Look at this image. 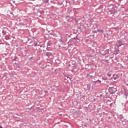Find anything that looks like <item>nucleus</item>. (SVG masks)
Here are the masks:
<instances>
[{"label": "nucleus", "mask_w": 128, "mask_h": 128, "mask_svg": "<svg viewBox=\"0 0 128 128\" xmlns=\"http://www.w3.org/2000/svg\"><path fill=\"white\" fill-rule=\"evenodd\" d=\"M94 33L96 32V31H94Z\"/></svg>", "instance_id": "obj_26"}, {"label": "nucleus", "mask_w": 128, "mask_h": 128, "mask_svg": "<svg viewBox=\"0 0 128 128\" xmlns=\"http://www.w3.org/2000/svg\"><path fill=\"white\" fill-rule=\"evenodd\" d=\"M46 56H52V53L48 52L46 54Z\"/></svg>", "instance_id": "obj_5"}, {"label": "nucleus", "mask_w": 128, "mask_h": 128, "mask_svg": "<svg viewBox=\"0 0 128 128\" xmlns=\"http://www.w3.org/2000/svg\"><path fill=\"white\" fill-rule=\"evenodd\" d=\"M108 52H109L108 50H105V54H108Z\"/></svg>", "instance_id": "obj_6"}, {"label": "nucleus", "mask_w": 128, "mask_h": 128, "mask_svg": "<svg viewBox=\"0 0 128 128\" xmlns=\"http://www.w3.org/2000/svg\"><path fill=\"white\" fill-rule=\"evenodd\" d=\"M102 80H106L108 79L107 78H102Z\"/></svg>", "instance_id": "obj_15"}, {"label": "nucleus", "mask_w": 128, "mask_h": 128, "mask_svg": "<svg viewBox=\"0 0 128 128\" xmlns=\"http://www.w3.org/2000/svg\"><path fill=\"white\" fill-rule=\"evenodd\" d=\"M42 46H40V47L42 48Z\"/></svg>", "instance_id": "obj_24"}, {"label": "nucleus", "mask_w": 128, "mask_h": 128, "mask_svg": "<svg viewBox=\"0 0 128 128\" xmlns=\"http://www.w3.org/2000/svg\"><path fill=\"white\" fill-rule=\"evenodd\" d=\"M66 78H69V80H70V82H72V78L70 77H68V76H66Z\"/></svg>", "instance_id": "obj_11"}, {"label": "nucleus", "mask_w": 128, "mask_h": 128, "mask_svg": "<svg viewBox=\"0 0 128 128\" xmlns=\"http://www.w3.org/2000/svg\"><path fill=\"white\" fill-rule=\"evenodd\" d=\"M2 32L4 34V36H6V31H4V30L2 31Z\"/></svg>", "instance_id": "obj_8"}, {"label": "nucleus", "mask_w": 128, "mask_h": 128, "mask_svg": "<svg viewBox=\"0 0 128 128\" xmlns=\"http://www.w3.org/2000/svg\"><path fill=\"white\" fill-rule=\"evenodd\" d=\"M104 38H106V34H104Z\"/></svg>", "instance_id": "obj_19"}, {"label": "nucleus", "mask_w": 128, "mask_h": 128, "mask_svg": "<svg viewBox=\"0 0 128 128\" xmlns=\"http://www.w3.org/2000/svg\"><path fill=\"white\" fill-rule=\"evenodd\" d=\"M100 82V84H101L102 83V81H100V80H97L96 81V82Z\"/></svg>", "instance_id": "obj_12"}, {"label": "nucleus", "mask_w": 128, "mask_h": 128, "mask_svg": "<svg viewBox=\"0 0 128 128\" xmlns=\"http://www.w3.org/2000/svg\"><path fill=\"white\" fill-rule=\"evenodd\" d=\"M26 110H32V108H26Z\"/></svg>", "instance_id": "obj_16"}, {"label": "nucleus", "mask_w": 128, "mask_h": 128, "mask_svg": "<svg viewBox=\"0 0 128 128\" xmlns=\"http://www.w3.org/2000/svg\"><path fill=\"white\" fill-rule=\"evenodd\" d=\"M96 26H98V24H96Z\"/></svg>", "instance_id": "obj_22"}, {"label": "nucleus", "mask_w": 128, "mask_h": 128, "mask_svg": "<svg viewBox=\"0 0 128 128\" xmlns=\"http://www.w3.org/2000/svg\"><path fill=\"white\" fill-rule=\"evenodd\" d=\"M34 46H40V45L38 44L36 42H35L34 43Z\"/></svg>", "instance_id": "obj_7"}, {"label": "nucleus", "mask_w": 128, "mask_h": 128, "mask_svg": "<svg viewBox=\"0 0 128 128\" xmlns=\"http://www.w3.org/2000/svg\"><path fill=\"white\" fill-rule=\"evenodd\" d=\"M98 32H102V33H103L104 32V30H98Z\"/></svg>", "instance_id": "obj_9"}, {"label": "nucleus", "mask_w": 128, "mask_h": 128, "mask_svg": "<svg viewBox=\"0 0 128 128\" xmlns=\"http://www.w3.org/2000/svg\"><path fill=\"white\" fill-rule=\"evenodd\" d=\"M66 18H70V16H66Z\"/></svg>", "instance_id": "obj_14"}, {"label": "nucleus", "mask_w": 128, "mask_h": 128, "mask_svg": "<svg viewBox=\"0 0 128 128\" xmlns=\"http://www.w3.org/2000/svg\"><path fill=\"white\" fill-rule=\"evenodd\" d=\"M116 78H116V77H114V80H116Z\"/></svg>", "instance_id": "obj_18"}, {"label": "nucleus", "mask_w": 128, "mask_h": 128, "mask_svg": "<svg viewBox=\"0 0 128 128\" xmlns=\"http://www.w3.org/2000/svg\"><path fill=\"white\" fill-rule=\"evenodd\" d=\"M44 92H48V91H44Z\"/></svg>", "instance_id": "obj_20"}, {"label": "nucleus", "mask_w": 128, "mask_h": 128, "mask_svg": "<svg viewBox=\"0 0 128 128\" xmlns=\"http://www.w3.org/2000/svg\"><path fill=\"white\" fill-rule=\"evenodd\" d=\"M119 52H120V50L118 49V50H115L114 52L115 54H118Z\"/></svg>", "instance_id": "obj_4"}, {"label": "nucleus", "mask_w": 128, "mask_h": 128, "mask_svg": "<svg viewBox=\"0 0 128 128\" xmlns=\"http://www.w3.org/2000/svg\"><path fill=\"white\" fill-rule=\"evenodd\" d=\"M108 90L110 94H114L116 92V88L114 87H110L108 88Z\"/></svg>", "instance_id": "obj_1"}, {"label": "nucleus", "mask_w": 128, "mask_h": 128, "mask_svg": "<svg viewBox=\"0 0 128 128\" xmlns=\"http://www.w3.org/2000/svg\"><path fill=\"white\" fill-rule=\"evenodd\" d=\"M112 76H113V78H114V75H113Z\"/></svg>", "instance_id": "obj_25"}, {"label": "nucleus", "mask_w": 128, "mask_h": 128, "mask_svg": "<svg viewBox=\"0 0 128 128\" xmlns=\"http://www.w3.org/2000/svg\"><path fill=\"white\" fill-rule=\"evenodd\" d=\"M124 46V43L122 42V40H118L116 44V46L120 48V46Z\"/></svg>", "instance_id": "obj_2"}, {"label": "nucleus", "mask_w": 128, "mask_h": 128, "mask_svg": "<svg viewBox=\"0 0 128 128\" xmlns=\"http://www.w3.org/2000/svg\"><path fill=\"white\" fill-rule=\"evenodd\" d=\"M0 128H2V126H0Z\"/></svg>", "instance_id": "obj_21"}, {"label": "nucleus", "mask_w": 128, "mask_h": 128, "mask_svg": "<svg viewBox=\"0 0 128 128\" xmlns=\"http://www.w3.org/2000/svg\"><path fill=\"white\" fill-rule=\"evenodd\" d=\"M16 58H18V57H16V56H15L14 58L13 59V60H14V61L16 60Z\"/></svg>", "instance_id": "obj_13"}, {"label": "nucleus", "mask_w": 128, "mask_h": 128, "mask_svg": "<svg viewBox=\"0 0 128 128\" xmlns=\"http://www.w3.org/2000/svg\"><path fill=\"white\" fill-rule=\"evenodd\" d=\"M66 40V37H62L61 38L60 40V41L61 42H65Z\"/></svg>", "instance_id": "obj_3"}, {"label": "nucleus", "mask_w": 128, "mask_h": 128, "mask_svg": "<svg viewBox=\"0 0 128 128\" xmlns=\"http://www.w3.org/2000/svg\"><path fill=\"white\" fill-rule=\"evenodd\" d=\"M48 46H50V44H48Z\"/></svg>", "instance_id": "obj_23"}, {"label": "nucleus", "mask_w": 128, "mask_h": 128, "mask_svg": "<svg viewBox=\"0 0 128 128\" xmlns=\"http://www.w3.org/2000/svg\"><path fill=\"white\" fill-rule=\"evenodd\" d=\"M88 90H90V86H88Z\"/></svg>", "instance_id": "obj_17"}, {"label": "nucleus", "mask_w": 128, "mask_h": 128, "mask_svg": "<svg viewBox=\"0 0 128 128\" xmlns=\"http://www.w3.org/2000/svg\"><path fill=\"white\" fill-rule=\"evenodd\" d=\"M107 76L110 78V76H112V74L108 73Z\"/></svg>", "instance_id": "obj_10"}]
</instances>
